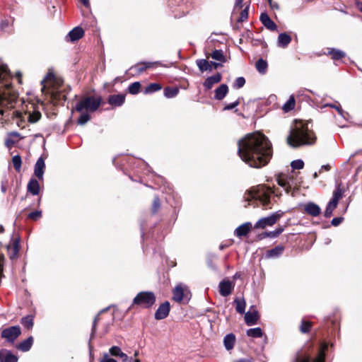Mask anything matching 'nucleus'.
I'll return each instance as SVG.
<instances>
[{
    "label": "nucleus",
    "instance_id": "f257e3e1",
    "mask_svg": "<svg viewBox=\"0 0 362 362\" xmlns=\"http://www.w3.org/2000/svg\"><path fill=\"white\" fill-rule=\"evenodd\" d=\"M240 158L252 168L266 165L272 156L270 141L259 132L248 134L238 143Z\"/></svg>",
    "mask_w": 362,
    "mask_h": 362
},
{
    "label": "nucleus",
    "instance_id": "f03ea898",
    "mask_svg": "<svg viewBox=\"0 0 362 362\" xmlns=\"http://www.w3.org/2000/svg\"><path fill=\"white\" fill-rule=\"evenodd\" d=\"M309 124L310 122L296 121L287 137L288 144L293 148H297L314 144L316 136Z\"/></svg>",
    "mask_w": 362,
    "mask_h": 362
},
{
    "label": "nucleus",
    "instance_id": "7ed1b4c3",
    "mask_svg": "<svg viewBox=\"0 0 362 362\" xmlns=\"http://www.w3.org/2000/svg\"><path fill=\"white\" fill-rule=\"evenodd\" d=\"M273 192L264 185H258L247 190L244 195L246 202H259L263 206H268L270 203V195Z\"/></svg>",
    "mask_w": 362,
    "mask_h": 362
},
{
    "label": "nucleus",
    "instance_id": "20e7f679",
    "mask_svg": "<svg viewBox=\"0 0 362 362\" xmlns=\"http://www.w3.org/2000/svg\"><path fill=\"white\" fill-rule=\"evenodd\" d=\"M55 81V77L53 73L49 72L42 81V91L44 92L45 89L47 93L50 94L52 102L54 104L59 103L61 100H66V96L62 93V90L58 88H51Z\"/></svg>",
    "mask_w": 362,
    "mask_h": 362
},
{
    "label": "nucleus",
    "instance_id": "39448f33",
    "mask_svg": "<svg viewBox=\"0 0 362 362\" xmlns=\"http://www.w3.org/2000/svg\"><path fill=\"white\" fill-rule=\"evenodd\" d=\"M101 103L102 98L100 96H84L76 105L75 110L79 112L83 111L94 112L99 108Z\"/></svg>",
    "mask_w": 362,
    "mask_h": 362
},
{
    "label": "nucleus",
    "instance_id": "423d86ee",
    "mask_svg": "<svg viewBox=\"0 0 362 362\" xmlns=\"http://www.w3.org/2000/svg\"><path fill=\"white\" fill-rule=\"evenodd\" d=\"M156 302V296L151 291L139 292L134 298L131 307L138 305L143 308H149Z\"/></svg>",
    "mask_w": 362,
    "mask_h": 362
},
{
    "label": "nucleus",
    "instance_id": "0eeeda50",
    "mask_svg": "<svg viewBox=\"0 0 362 362\" xmlns=\"http://www.w3.org/2000/svg\"><path fill=\"white\" fill-rule=\"evenodd\" d=\"M284 215L281 211H277L267 217L260 218L255 224V228L264 229L267 226H272L276 221L280 219Z\"/></svg>",
    "mask_w": 362,
    "mask_h": 362
},
{
    "label": "nucleus",
    "instance_id": "6e6552de",
    "mask_svg": "<svg viewBox=\"0 0 362 362\" xmlns=\"http://www.w3.org/2000/svg\"><path fill=\"white\" fill-rule=\"evenodd\" d=\"M21 333L20 327L16 325L3 329L1 335L7 341L13 343L20 336Z\"/></svg>",
    "mask_w": 362,
    "mask_h": 362
},
{
    "label": "nucleus",
    "instance_id": "1a4fd4ad",
    "mask_svg": "<svg viewBox=\"0 0 362 362\" xmlns=\"http://www.w3.org/2000/svg\"><path fill=\"white\" fill-rule=\"evenodd\" d=\"M170 305L168 301L160 304L155 313V318L158 320L165 319L170 313Z\"/></svg>",
    "mask_w": 362,
    "mask_h": 362
},
{
    "label": "nucleus",
    "instance_id": "9d476101",
    "mask_svg": "<svg viewBox=\"0 0 362 362\" xmlns=\"http://www.w3.org/2000/svg\"><path fill=\"white\" fill-rule=\"evenodd\" d=\"M187 291V286H183L182 284H179V285L176 286L173 291V300L176 302H181L183 300L185 293Z\"/></svg>",
    "mask_w": 362,
    "mask_h": 362
},
{
    "label": "nucleus",
    "instance_id": "9b49d317",
    "mask_svg": "<svg viewBox=\"0 0 362 362\" xmlns=\"http://www.w3.org/2000/svg\"><path fill=\"white\" fill-rule=\"evenodd\" d=\"M304 211L312 216H317L321 213L320 207L314 202H308L304 205Z\"/></svg>",
    "mask_w": 362,
    "mask_h": 362
},
{
    "label": "nucleus",
    "instance_id": "f8f14e48",
    "mask_svg": "<svg viewBox=\"0 0 362 362\" xmlns=\"http://www.w3.org/2000/svg\"><path fill=\"white\" fill-rule=\"evenodd\" d=\"M158 64V62H142L136 64L130 68V71H132V74H140L146 69L153 66V65Z\"/></svg>",
    "mask_w": 362,
    "mask_h": 362
},
{
    "label": "nucleus",
    "instance_id": "ddd939ff",
    "mask_svg": "<svg viewBox=\"0 0 362 362\" xmlns=\"http://www.w3.org/2000/svg\"><path fill=\"white\" fill-rule=\"evenodd\" d=\"M221 74L220 73H216V74L206 78L203 85L206 90H210L214 84L219 83L221 81Z\"/></svg>",
    "mask_w": 362,
    "mask_h": 362
},
{
    "label": "nucleus",
    "instance_id": "4468645a",
    "mask_svg": "<svg viewBox=\"0 0 362 362\" xmlns=\"http://www.w3.org/2000/svg\"><path fill=\"white\" fill-rule=\"evenodd\" d=\"M45 168V164L44 159L42 157H40L37 159V160L35 165V169H34V174L39 180L43 179Z\"/></svg>",
    "mask_w": 362,
    "mask_h": 362
},
{
    "label": "nucleus",
    "instance_id": "2eb2a0df",
    "mask_svg": "<svg viewBox=\"0 0 362 362\" xmlns=\"http://www.w3.org/2000/svg\"><path fill=\"white\" fill-rule=\"evenodd\" d=\"M219 291L222 296H228L230 294L233 286L229 280H223L219 283Z\"/></svg>",
    "mask_w": 362,
    "mask_h": 362
},
{
    "label": "nucleus",
    "instance_id": "dca6fc26",
    "mask_svg": "<svg viewBox=\"0 0 362 362\" xmlns=\"http://www.w3.org/2000/svg\"><path fill=\"white\" fill-rule=\"evenodd\" d=\"M18 357L6 349L0 350V362H17Z\"/></svg>",
    "mask_w": 362,
    "mask_h": 362
},
{
    "label": "nucleus",
    "instance_id": "f3484780",
    "mask_svg": "<svg viewBox=\"0 0 362 362\" xmlns=\"http://www.w3.org/2000/svg\"><path fill=\"white\" fill-rule=\"evenodd\" d=\"M259 20L261 23L269 30H275L277 28L275 23L270 18V17L265 13L260 15Z\"/></svg>",
    "mask_w": 362,
    "mask_h": 362
},
{
    "label": "nucleus",
    "instance_id": "a211bd4d",
    "mask_svg": "<svg viewBox=\"0 0 362 362\" xmlns=\"http://www.w3.org/2000/svg\"><path fill=\"white\" fill-rule=\"evenodd\" d=\"M252 228V224L250 222H246L240 226H238L234 232V234L238 237L240 238L242 236H245L248 234V233L250 231Z\"/></svg>",
    "mask_w": 362,
    "mask_h": 362
},
{
    "label": "nucleus",
    "instance_id": "6ab92c4d",
    "mask_svg": "<svg viewBox=\"0 0 362 362\" xmlns=\"http://www.w3.org/2000/svg\"><path fill=\"white\" fill-rule=\"evenodd\" d=\"M83 35V30L80 27H76L68 33L66 37L69 38V40L71 42H74L81 39Z\"/></svg>",
    "mask_w": 362,
    "mask_h": 362
},
{
    "label": "nucleus",
    "instance_id": "aec40b11",
    "mask_svg": "<svg viewBox=\"0 0 362 362\" xmlns=\"http://www.w3.org/2000/svg\"><path fill=\"white\" fill-rule=\"evenodd\" d=\"M259 319L258 313L257 310H254L251 311L250 310L245 313V320L246 324L248 326H251L255 325Z\"/></svg>",
    "mask_w": 362,
    "mask_h": 362
},
{
    "label": "nucleus",
    "instance_id": "412c9836",
    "mask_svg": "<svg viewBox=\"0 0 362 362\" xmlns=\"http://www.w3.org/2000/svg\"><path fill=\"white\" fill-rule=\"evenodd\" d=\"M228 92V87L226 84H221L215 90L214 99L223 100Z\"/></svg>",
    "mask_w": 362,
    "mask_h": 362
},
{
    "label": "nucleus",
    "instance_id": "4be33fe9",
    "mask_svg": "<svg viewBox=\"0 0 362 362\" xmlns=\"http://www.w3.org/2000/svg\"><path fill=\"white\" fill-rule=\"evenodd\" d=\"M291 41V37L286 33H282L279 35L277 45L280 47L285 48Z\"/></svg>",
    "mask_w": 362,
    "mask_h": 362
},
{
    "label": "nucleus",
    "instance_id": "5701e85b",
    "mask_svg": "<svg viewBox=\"0 0 362 362\" xmlns=\"http://www.w3.org/2000/svg\"><path fill=\"white\" fill-rule=\"evenodd\" d=\"M235 343V336L233 333L226 334L223 338V344L226 350L230 351L233 349Z\"/></svg>",
    "mask_w": 362,
    "mask_h": 362
},
{
    "label": "nucleus",
    "instance_id": "b1692460",
    "mask_svg": "<svg viewBox=\"0 0 362 362\" xmlns=\"http://www.w3.org/2000/svg\"><path fill=\"white\" fill-rule=\"evenodd\" d=\"M125 100V96L124 95H113L110 96L108 103L111 105L121 106Z\"/></svg>",
    "mask_w": 362,
    "mask_h": 362
},
{
    "label": "nucleus",
    "instance_id": "393cba45",
    "mask_svg": "<svg viewBox=\"0 0 362 362\" xmlns=\"http://www.w3.org/2000/svg\"><path fill=\"white\" fill-rule=\"evenodd\" d=\"M28 191L33 195H37L40 192V184L35 179H31L27 186Z\"/></svg>",
    "mask_w": 362,
    "mask_h": 362
},
{
    "label": "nucleus",
    "instance_id": "a878e982",
    "mask_svg": "<svg viewBox=\"0 0 362 362\" xmlns=\"http://www.w3.org/2000/svg\"><path fill=\"white\" fill-rule=\"evenodd\" d=\"M277 183L279 185H280L281 187L284 189V190L286 192V193H289L291 186L289 184V182L288 180V177L286 175H279L276 179Z\"/></svg>",
    "mask_w": 362,
    "mask_h": 362
},
{
    "label": "nucleus",
    "instance_id": "bb28decb",
    "mask_svg": "<svg viewBox=\"0 0 362 362\" xmlns=\"http://www.w3.org/2000/svg\"><path fill=\"white\" fill-rule=\"evenodd\" d=\"M33 343V338L32 337H29L25 340H23L20 344H18L16 347L18 349L22 351H28L30 349Z\"/></svg>",
    "mask_w": 362,
    "mask_h": 362
},
{
    "label": "nucleus",
    "instance_id": "cd10ccee",
    "mask_svg": "<svg viewBox=\"0 0 362 362\" xmlns=\"http://www.w3.org/2000/svg\"><path fill=\"white\" fill-rule=\"evenodd\" d=\"M284 250V248L283 246H281V245L276 246L274 248L269 250L267 252L266 257L267 258L278 257L282 254Z\"/></svg>",
    "mask_w": 362,
    "mask_h": 362
},
{
    "label": "nucleus",
    "instance_id": "c85d7f7f",
    "mask_svg": "<svg viewBox=\"0 0 362 362\" xmlns=\"http://www.w3.org/2000/svg\"><path fill=\"white\" fill-rule=\"evenodd\" d=\"M245 7L243 8L238 13H240V17L238 19V22H244L248 18V11L250 6V0H246L245 1Z\"/></svg>",
    "mask_w": 362,
    "mask_h": 362
},
{
    "label": "nucleus",
    "instance_id": "c756f323",
    "mask_svg": "<svg viewBox=\"0 0 362 362\" xmlns=\"http://www.w3.org/2000/svg\"><path fill=\"white\" fill-rule=\"evenodd\" d=\"M328 345L326 343L321 344L318 351L317 356L313 359V362H325V352L327 349Z\"/></svg>",
    "mask_w": 362,
    "mask_h": 362
},
{
    "label": "nucleus",
    "instance_id": "7c9ffc66",
    "mask_svg": "<svg viewBox=\"0 0 362 362\" xmlns=\"http://www.w3.org/2000/svg\"><path fill=\"white\" fill-rule=\"evenodd\" d=\"M196 64L202 72L205 71H211L212 70L211 64L206 59H198L197 60Z\"/></svg>",
    "mask_w": 362,
    "mask_h": 362
},
{
    "label": "nucleus",
    "instance_id": "2f4dec72",
    "mask_svg": "<svg viewBox=\"0 0 362 362\" xmlns=\"http://www.w3.org/2000/svg\"><path fill=\"white\" fill-rule=\"evenodd\" d=\"M236 311L240 314L245 313V301L243 298H237L234 300Z\"/></svg>",
    "mask_w": 362,
    "mask_h": 362
},
{
    "label": "nucleus",
    "instance_id": "473e14b6",
    "mask_svg": "<svg viewBox=\"0 0 362 362\" xmlns=\"http://www.w3.org/2000/svg\"><path fill=\"white\" fill-rule=\"evenodd\" d=\"M283 231H284V228L281 227H279L273 231L263 233L262 234H261L259 235V238H274L279 236Z\"/></svg>",
    "mask_w": 362,
    "mask_h": 362
},
{
    "label": "nucleus",
    "instance_id": "72a5a7b5",
    "mask_svg": "<svg viewBox=\"0 0 362 362\" xmlns=\"http://www.w3.org/2000/svg\"><path fill=\"white\" fill-rule=\"evenodd\" d=\"M327 54L331 55L332 58L334 60H338L345 57V53L344 52L334 48L328 49Z\"/></svg>",
    "mask_w": 362,
    "mask_h": 362
},
{
    "label": "nucleus",
    "instance_id": "f704fd0d",
    "mask_svg": "<svg viewBox=\"0 0 362 362\" xmlns=\"http://www.w3.org/2000/svg\"><path fill=\"white\" fill-rule=\"evenodd\" d=\"M295 104H296V102H295L294 96L291 95L289 97L288 100L286 101V103H285L284 104L282 109L285 112H288L294 109Z\"/></svg>",
    "mask_w": 362,
    "mask_h": 362
},
{
    "label": "nucleus",
    "instance_id": "c9c22d12",
    "mask_svg": "<svg viewBox=\"0 0 362 362\" xmlns=\"http://www.w3.org/2000/svg\"><path fill=\"white\" fill-rule=\"evenodd\" d=\"M41 118V113L38 110H33V112H30L28 113V119L30 123H35L38 122Z\"/></svg>",
    "mask_w": 362,
    "mask_h": 362
},
{
    "label": "nucleus",
    "instance_id": "e433bc0d",
    "mask_svg": "<svg viewBox=\"0 0 362 362\" xmlns=\"http://www.w3.org/2000/svg\"><path fill=\"white\" fill-rule=\"evenodd\" d=\"M263 333L260 327H255L247 330V335L253 338H259L262 336Z\"/></svg>",
    "mask_w": 362,
    "mask_h": 362
},
{
    "label": "nucleus",
    "instance_id": "4c0bfd02",
    "mask_svg": "<svg viewBox=\"0 0 362 362\" xmlns=\"http://www.w3.org/2000/svg\"><path fill=\"white\" fill-rule=\"evenodd\" d=\"M255 67L259 73L264 74L267 69V63L265 60L259 59L256 62Z\"/></svg>",
    "mask_w": 362,
    "mask_h": 362
},
{
    "label": "nucleus",
    "instance_id": "58836bf2",
    "mask_svg": "<svg viewBox=\"0 0 362 362\" xmlns=\"http://www.w3.org/2000/svg\"><path fill=\"white\" fill-rule=\"evenodd\" d=\"M211 58H213L215 60H217V61H219L221 62H226V58H225V56H224L222 50L216 49V50L213 51L212 53L211 54Z\"/></svg>",
    "mask_w": 362,
    "mask_h": 362
},
{
    "label": "nucleus",
    "instance_id": "ea45409f",
    "mask_svg": "<svg viewBox=\"0 0 362 362\" xmlns=\"http://www.w3.org/2000/svg\"><path fill=\"white\" fill-rule=\"evenodd\" d=\"M179 92L177 88L167 87L164 89V95L168 98H172L175 97Z\"/></svg>",
    "mask_w": 362,
    "mask_h": 362
},
{
    "label": "nucleus",
    "instance_id": "a19ab883",
    "mask_svg": "<svg viewBox=\"0 0 362 362\" xmlns=\"http://www.w3.org/2000/svg\"><path fill=\"white\" fill-rule=\"evenodd\" d=\"M337 206V204L329 201L325 211V216L326 218L330 217L332 215L333 211L336 209Z\"/></svg>",
    "mask_w": 362,
    "mask_h": 362
},
{
    "label": "nucleus",
    "instance_id": "79ce46f5",
    "mask_svg": "<svg viewBox=\"0 0 362 362\" xmlns=\"http://www.w3.org/2000/svg\"><path fill=\"white\" fill-rule=\"evenodd\" d=\"M162 88L161 86L159 83H150L148 86L146 87L144 93L146 94L151 93L156 91H158Z\"/></svg>",
    "mask_w": 362,
    "mask_h": 362
},
{
    "label": "nucleus",
    "instance_id": "37998d69",
    "mask_svg": "<svg viewBox=\"0 0 362 362\" xmlns=\"http://www.w3.org/2000/svg\"><path fill=\"white\" fill-rule=\"evenodd\" d=\"M21 324L27 329H31L33 326V317L31 315H28L21 319Z\"/></svg>",
    "mask_w": 362,
    "mask_h": 362
},
{
    "label": "nucleus",
    "instance_id": "c03bdc74",
    "mask_svg": "<svg viewBox=\"0 0 362 362\" xmlns=\"http://www.w3.org/2000/svg\"><path fill=\"white\" fill-rule=\"evenodd\" d=\"M141 84L139 82H134L128 87V91L132 95L137 94L139 92Z\"/></svg>",
    "mask_w": 362,
    "mask_h": 362
},
{
    "label": "nucleus",
    "instance_id": "a18cd8bd",
    "mask_svg": "<svg viewBox=\"0 0 362 362\" xmlns=\"http://www.w3.org/2000/svg\"><path fill=\"white\" fill-rule=\"evenodd\" d=\"M12 163L15 170L17 172H20L21 169V157L19 155H16L12 158Z\"/></svg>",
    "mask_w": 362,
    "mask_h": 362
},
{
    "label": "nucleus",
    "instance_id": "49530a36",
    "mask_svg": "<svg viewBox=\"0 0 362 362\" xmlns=\"http://www.w3.org/2000/svg\"><path fill=\"white\" fill-rule=\"evenodd\" d=\"M81 113V116L78 119V124L80 125H83L90 120V117L88 115L89 112H87L86 111L84 112L83 111Z\"/></svg>",
    "mask_w": 362,
    "mask_h": 362
},
{
    "label": "nucleus",
    "instance_id": "de8ad7c7",
    "mask_svg": "<svg viewBox=\"0 0 362 362\" xmlns=\"http://www.w3.org/2000/svg\"><path fill=\"white\" fill-rule=\"evenodd\" d=\"M122 352L123 351H122L120 347L117 346H113L111 348H110L108 354L115 357H119L120 356Z\"/></svg>",
    "mask_w": 362,
    "mask_h": 362
},
{
    "label": "nucleus",
    "instance_id": "09e8293b",
    "mask_svg": "<svg viewBox=\"0 0 362 362\" xmlns=\"http://www.w3.org/2000/svg\"><path fill=\"white\" fill-rule=\"evenodd\" d=\"M246 0H235L233 8V13H236V12H239L243 8L245 7V1Z\"/></svg>",
    "mask_w": 362,
    "mask_h": 362
},
{
    "label": "nucleus",
    "instance_id": "8fccbe9b",
    "mask_svg": "<svg viewBox=\"0 0 362 362\" xmlns=\"http://www.w3.org/2000/svg\"><path fill=\"white\" fill-rule=\"evenodd\" d=\"M291 166L294 170H300L303 168L304 163L300 159L295 160L291 162Z\"/></svg>",
    "mask_w": 362,
    "mask_h": 362
},
{
    "label": "nucleus",
    "instance_id": "3c124183",
    "mask_svg": "<svg viewBox=\"0 0 362 362\" xmlns=\"http://www.w3.org/2000/svg\"><path fill=\"white\" fill-rule=\"evenodd\" d=\"M311 327V322L302 320L300 326V330L302 333H307L310 331Z\"/></svg>",
    "mask_w": 362,
    "mask_h": 362
},
{
    "label": "nucleus",
    "instance_id": "603ef678",
    "mask_svg": "<svg viewBox=\"0 0 362 362\" xmlns=\"http://www.w3.org/2000/svg\"><path fill=\"white\" fill-rule=\"evenodd\" d=\"M245 83V79L243 77H238L235 79L233 86L235 88H242Z\"/></svg>",
    "mask_w": 362,
    "mask_h": 362
},
{
    "label": "nucleus",
    "instance_id": "864d4df0",
    "mask_svg": "<svg viewBox=\"0 0 362 362\" xmlns=\"http://www.w3.org/2000/svg\"><path fill=\"white\" fill-rule=\"evenodd\" d=\"M341 197V192L340 189H337L334 193L331 202H334V203L338 204V202L339 199Z\"/></svg>",
    "mask_w": 362,
    "mask_h": 362
},
{
    "label": "nucleus",
    "instance_id": "5fc2aeb1",
    "mask_svg": "<svg viewBox=\"0 0 362 362\" xmlns=\"http://www.w3.org/2000/svg\"><path fill=\"white\" fill-rule=\"evenodd\" d=\"M42 215V212L40 211H35L30 213L28 214V218L32 220H37Z\"/></svg>",
    "mask_w": 362,
    "mask_h": 362
},
{
    "label": "nucleus",
    "instance_id": "6e6d98bb",
    "mask_svg": "<svg viewBox=\"0 0 362 362\" xmlns=\"http://www.w3.org/2000/svg\"><path fill=\"white\" fill-rule=\"evenodd\" d=\"M240 104V98H238L237 100H235L234 103H232L230 104H228V105H226L224 107H223V110H232L233 108H235V107H237L238 105Z\"/></svg>",
    "mask_w": 362,
    "mask_h": 362
},
{
    "label": "nucleus",
    "instance_id": "4d7b16f0",
    "mask_svg": "<svg viewBox=\"0 0 362 362\" xmlns=\"http://www.w3.org/2000/svg\"><path fill=\"white\" fill-rule=\"evenodd\" d=\"M100 362H117L115 359L110 358L109 354L104 353Z\"/></svg>",
    "mask_w": 362,
    "mask_h": 362
},
{
    "label": "nucleus",
    "instance_id": "13d9d810",
    "mask_svg": "<svg viewBox=\"0 0 362 362\" xmlns=\"http://www.w3.org/2000/svg\"><path fill=\"white\" fill-rule=\"evenodd\" d=\"M160 207V199L158 197H155L153 203V211L155 213Z\"/></svg>",
    "mask_w": 362,
    "mask_h": 362
},
{
    "label": "nucleus",
    "instance_id": "bf43d9fd",
    "mask_svg": "<svg viewBox=\"0 0 362 362\" xmlns=\"http://www.w3.org/2000/svg\"><path fill=\"white\" fill-rule=\"evenodd\" d=\"M311 357L309 355H305L303 356L298 357L296 362H310Z\"/></svg>",
    "mask_w": 362,
    "mask_h": 362
},
{
    "label": "nucleus",
    "instance_id": "052dcab7",
    "mask_svg": "<svg viewBox=\"0 0 362 362\" xmlns=\"http://www.w3.org/2000/svg\"><path fill=\"white\" fill-rule=\"evenodd\" d=\"M325 107H333L334 109H336L337 110V112H339V115H341V116H343V110L341 108L340 106H337L335 105H332V104H326L325 105Z\"/></svg>",
    "mask_w": 362,
    "mask_h": 362
},
{
    "label": "nucleus",
    "instance_id": "680f3d73",
    "mask_svg": "<svg viewBox=\"0 0 362 362\" xmlns=\"http://www.w3.org/2000/svg\"><path fill=\"white\" fill-rule=\"evenodd\" d=\"M342 220H343V218H341V217L334 218L332 220L331 223L334 226H337L341 223Z\"/></svg>",
    "mask_w": 362,
    "mask_h": 362
},
{
    "label": "nucleus",
    "instance_id": "e2e57ef3",
    "mask_svg": "<svg viewBox=\"0 0 362 362\" xmlns=\"http://www.w3.org/2000/svg\"><path fill=\"white\" fill-rule=\"evenodd\" d=\"M12 247H13V252H14L13 255H15L18 252V240H14L12 244Z\"/></svg>",
    "mask_w": 362,
    "mask_h": 362
},
{
    "label": "nucleus",
    "instance_id": "0e129e2a",
    "mask_svg": "<svg viewBox=\"0 0 362 362\" xmlns=\"http://www.w3.org/2000/svg\"><path fill=\"white\" fill-rule=\"evenodd\" d=\"M119 357L122 358V362H130L129 356L124 352H122Z\"/></svg>",
    "mask_w": 362,
    "mask_h": 362
},
{
    "label": "nucleus",
    "instance_id": "69168bd1",
    "mask_svg": "<svg viewBox=\"0 0 362 362\" xmlns=\"http://www.w3.org/2000/svg\"><path fill=\"white\" fill-rule=\"evenodd\" d=\"M4 260V255H0V277L2 275Z\"/></svg>",
    "mask_w": 362,
    "mask_h": 362
},
{
    "label": "nucleus",
    "instance_id": "338daca9",
    "mask_svg": "<svg viewBox=\"0 0 362 362\" xmlns=\"http://www.w3.org/2000/svg\"><path fill=\"white\" fill-rule=\"evenodd\" d=\"M322 170H325L327 171L329 170H330V165H328V164L322 165L321 169L320 170V173H321Z\"/></svg>",
    "mask_w": 362,
    "mask_h": 362
},
{
    "label": "nucleus",
    "instance_id": "774afa93",
    "mask_svg": "<svg viewBox=\"0 0 362 362\" xmlns=\"http://www.w3.org/2000/svg\"><path fill=\"white\" fill-rule=\"evenodd\" d=\"M270 7L272 9H279V5L276 2H273V4H271Z\"/></svg>",
    "mask_w": 362,
    "mask_h": 362
}]
</instances>
